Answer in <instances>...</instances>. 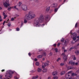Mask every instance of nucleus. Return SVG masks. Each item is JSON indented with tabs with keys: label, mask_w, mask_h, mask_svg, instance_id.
Returning a JSON list of instances; mask_svg holds the SVG:
<instances>
[{
	"label": "nucleus",
	"mask_w": 79,
	"mask_h": 79,
	"mask_svg": "<svg viewBox=\"0 0 79 79\" xmlns=\"http://www.w3.org/2000/svg\"><path fill=\"white\" fill-rule=\"evenodd\" d=\"M45 16L42 15H40V18L38 19H35L34 24L36 27H40L41 26H45V24L40 25V24L44 22V23H47L48 22V18H49V15H47L45 16V22L44 21Z\"/></svg>",
	"instance_id": "obj_1"
},
{
	"label": "nucleus",
	"mask_w": 79,
	"mask_h": 79,
	"mask_svg": "<svg viewBox=\"0 0 79 79\" xmlns=\"http://www.w3.org/2000/svg\"><path fill=\"white\" fill-rule=\"evenodd\" d=\"M35 17V15L34 13V12L32 11H30L28 12V14H26L24 18L27 20L29 21L31 19H33Z\"/></svg>",
	"instance_id": "obj_2"
},
{
	"label": "nucleus",
	"mask_w": 79,
	"mask_h": 79,
	"mask_svg": "<svg viewBox=\"0 0 79 79\" xmlns=\"http://www.w3.org/2000/svg\"><path fill=\"white\" fill-rule=\"evenodd\" d=\"M69 40L67 39H66L64 40V39L62 38V39L61 40V42L62 43V44L63 45H65L66 46L67 44L69 43Z\"/></svg>",
	"instance_id": "obj_3"
},
{
	"label": "nucleus",
	"mask_w": 79,
	"mask_h": 79,
	"mask_svg": "<svg viewBox=\"0 0 79 79\" xmlns=\"http://www.w3.org/2000/svg\"><path fill=\"white\" fill-rule=\"evenodd\" d=\"M14 73V72L13 71H10L8 73H7V76L9 78H11L13 77L12 74Z\"/></svg>",
	"instance_id": "obj_4"
},
{
	"label": "nucleus",
	"mask_w": 79,
	"mask_h": 79,
	"mask_svg": "<svg viewBox=\"0 0 79 79\" xmlns=\"http://www.w3.org/2000/svg\"><path fill=\"white\" fill-rule=\"evenodd\" d=\"M21 4H22V2H19V3L17 5V6H14V8L17 10H19L18 8H16V7H19V6H20L21 5Z\"/></svg>",
	"instance_id": "obj_5"
},
{
	"label": "nucleus",
	"mask_w": 79,
	"mask_h": 79,
	"mask_svg": "<svg viewBox=\"0 0 79 79\" xmlns=\"http://www.w3.org/2000/svg\"><path fill=\"white\" fill-rule=\"evenodd\" d=\"M22 8L23 11H27V7L25 5H23L22 6Z\"/></svg>",
	"instance_id": "obj_6"
},
{
	"label": "nucleus",
	"mask_w": 79,
	"mask_h": 79,
	"mask_svg": "<svg viewBox=\"0 0 79 79\" xmlns=\"http://www.w3.org/2000/svg\"><path fill=\"white\" fill-rule=\"evenodd\" d=\"M48 66V64L46 63H43L42 66V68H44L45 66Z\"/></svg>",
	"instance_id": "obj_7"
},
{
	"label": "nucleus",
	"mask_w": 79,
	"mask_h": 79,
	"mask_svg": "<svg viewBox=\"0 0 79 79\" xmlns=\"http://www.w3.org/2000/svg\"><path fill=\"white\" fill-rule=\"evenodd\" d=\"M62 55H63V58L64 60V61H66L67 60V57L66 56V55L65 54L62 53Z\"/></svg>",
	"instance_id": "obj_8"
},
{
	"label": "nucleus",
	"mask_w": 79,
	"mask_h": 79,
	"mask_svg": "<svg viewBox=\"0 0 79 79\" xmlns=\"http://www.w3.org/2000/svg\"><path fill=\"white\" fill-rule=\"evenodd\" d=\"M72 73V72L71 71H70L69 72L67 73L66 74V78L67 79H68V77H67L68 76V77H69L70 75L69 74H71Z\"/></svg>",
	"instance_id": "obj_9"
},
{
	"label": "nucleus",
	"mask_w": 79,
	"mask_h": 79,
	"mask_svg": "<svg viewBox=\"0 0 79 79\" xmlns=\"http://www.w3.org/2000/svg\"><path fill=\"white\" fill-rule=\"evenodd\" d=\"M57 4L56 3H53L51 5V7L53 8H56L57 6Z\"/></svg>",
	"instance_id": "obj_10"
},
{
	"label": "nucleus",
	"mask_w": 79,
	"mask_h": 79,
	"mask_svg": "<svg viewBox=\"0 0 79 79\" xmlns=\"http://www.w3.org/2000/svg\"><path fill=\"white\" fill-rule=\"evenodd\" d=\"M4 6L5 7H7V6H9V4L6 3V2H5V3H4Z\"/></svg>",
	"instance_id": "obj_11"
},
{
	"label": "nucleus",
	"mask_w": 79,
	"mask_h": 79,
	"mask_svg": "<svg viewBox=\"0 0 79 79\" xmlns=\"http://www.w3.org/2000/svg\"><path fill=\"white\" fill-rule=\"evenodd\" d=\"M60 6H61V5H60L58 6V8H55L54 9V12H57V11H58V8H60Z\"/></svg>",
	"instance_id": "obj_12"
},
{
	"label": "nucleus",
	"mask_w": 79,
	"mask_h": 79,
	"mask_svg": "<svg viewBox=\"0 0 79 79\" xmlns=\"http://www.w3.org/2000/svg\"><path fill=\"white\" fill-rule=\"evenodd\" d=\"M2 15L3 16H4L3 19H6V17H7V15H5V13L4 12H3Z\"/></svg>",
	"instance_id": "obj_13"
},
{
	"label": "nucleus",
	"mask_w": 79,
	"mask_h": 79,
	"mask_svg": "<svg viewBox=\"0 0 79 79\" xmlns=\"http://www.w3.org/2000/svg\"><path fill=\"white\" fill-rule=\"evenodd\" d=\"M52 75L54 76H56V75H57V71L54 72L52 73Z\"/></svg>",
	"instance_id": "obj_14"
},
{
	"label": "nucleus",
	"mask_w": 79,
	"mask_h": 79,
	"mask_svg": "<svg viewBox=\"0 0 79 79\" xmlns=\"http://www.w3.org/2000/svg\"><path fill=\"white\" fill-rule=\"evenodd\" d=\"M73 66H69L67 67L68 69L69 70L71 69H73Z\"/></svg>",
	"instance_id": "obj_15"
},
{
	"label": "nucleus",
	"mask_w": 79,
	"mask_h": 79,
	"mask_svg": "<svg viewBox=\"0 0 79 79\" xmlns=\"http://www.w3.org/2000/svg\"><path fill=\"white\" fill-rule=\"evenodd\" d=\"M42 71V69L40 68H38L37 69V71H38L39 73H40V72H41Z\"/></svg>",
	"instance_id": "obj_16"
},
{
	"label": "nucleus",
	"mask_w": 79,
	"mask_h": 79,
	"mask_svg": "<svg viewBox=\"0 0 79 79\" xmlns=\"http://www.w3.org/2000/svg\"><path fill=\"white\" fill-rule=\"evenodd\" d=\"M39 77V76H35L33 77H32V79H37Z\"/></svg>",
	"instance_id": "obj_17"
},
{
	"label": "nucleus",
	"mask_w": 79,
	"mask_h": 79,
	"mask_svg": "<svg viewBox=\"0 0 79 79\" xmlns=\"http://www.w3.org/2000/svg\"><path fill=\"white\" fill-rule=\"evenodd\" d=\"M11 8H14V7H13V6H12V7H9L7 10L8 11H10V10H11Z\"/></svg>",
	"instance_id": "obj_18"
},
{
	"label": "nucleus",
	"mask_w": 79,
	"mask_h": 79,
	"mask_svg": "<svg viewBox=\"0 0 79 79\" xmlns=\"http://www.w3.org/2000/svg\"><path fill=\"white\" fill-rule=\"evenodd\" d=\"M65 73V72L64 71L61 72L60 73V75H61V76H62L63 75V74H64Z\"/></svg>",
	"instance_id": "obj_19"
},
{
	"label": "nucleus",
	"mask_w": 79,
	"mask_h": 79,
	"mask_svg": "<svg viewBox=\"0 0 79 79\" xmlns=\"http://www.w3.org/2000/svg\"><path fill=\"white\" fill-rule=\"evenodd\" d=\"M75 53H76V55H79V50H77L75 52Z\"/></svg>",
	"instance_id": "obj_20"
},
{
	"label": "nucleus",
	"mask_w": 79,
	"mask_h": 79,
	"mask_svg": "<svg viewBox=\"0 0 79 79\" xmlns=\"http://www.w3.org/2000/svg\"><path fill=\"white\" fill-rule=\"evenodd\" d=\"M50 6L48 7L46 9V11H49V10H50Z\"/></svg>",
	"instance_id": "obj_21"
},
{
	"label": "nucleus",
	"mask_w": 79,
	"mask_h": 79,
	"mask_svg": "<svg viewBox=\"0 0 79 79\" xmlns=\"http://www.w3.org/2000/svg\"><path fill=\"white\" fill-rule=\"evenodd\" d=\"M42 55H39L37 57L38 58H40L42 57Z\"/></svg>",
	"instance_id": "obj_22"
},
{
	"label": "nucleus",
	"mask_w": 79,
	"mask_h": 79,
	"mask_svg": "<svg viewBox=\"0 0 79 79\" xmlns=\"http://www.w3.org/2000/svg\"><path fill=\"white\" fill-rule=\"evenodd\" d=\"M77 36H75V37H73V39L74 41H75V40H76V37Z\"/></svg>",
	"instance_id": "obj_23"
},
{
	"label": "nucleus",
	"mask_w": 79,
	"mask_h": 79,
	"mask_svg": "<svg viewBox=\"0 0 79 79\" xmlns=\"http://www.w3.org/2000/svg\"><path fill=\"white\" fill-rule=\"evenodd\" d=\"M35 64L37 66H39L40 64H39V62H36Z\"/></svg>",
	"instance_id": "obj_24"
},
{
	"label": "nucleus",
	"mask_w": 79,
	"mask_h": 79,
	"mask_svg": "<svg viewBox=\"0 0 79 79\" xmlns=\"http://www.w3.org/2000/svg\"><path fill=\"white\" fill-rule=\"evenodd\" d=\"M47 69H44L43 70V73H45V72H47Z\"/></svg>",
	"instance_id": "obj_25"
},
{
	"label": "nucleus",
	"mask_w": 79,
	"mask_h": 79,
	"mask_svg": "<svg viewBox=\"0 0 79 79\" xmlns=\"http://www.w3.org/2000/svg\"><path fill=\"white\" fill-rule=\"evenodd\" d=\"M73 61V60H71L69 61L68 63L69 64H72Z\"/></svg>",
	"instance_id": "obj_26"
},
{
	"label": "nucleus",
	"mask_w": 79,
	"mask_h": 79,
	"mask_svg": "<svg viewBox=\"0 0 79 79\" xmlns=\"http://www.w3.org/2000/svg\"><path fill=\"white\" fill-rule=\"evenodd\" d=\"M19 78L18 77V76H16L14 77V79H19Z\"/></svg>",
	"instance_id": "obj_27"
},
{
	"label": "nucleus",
	"mask_w": 79,
	"mask_h": 79,
	"mask_svg": "<svg viewBox=\"0 0 79 79\" xmlns=\"http://www.w3.org/2000/svg\"><path fill=\"white\" fill-rule=\"evenodd\" d=\"M72 76H77V74L76 73H72Z\"/></svg>",
	"instance_id": "obj_28"
},
{
	"label": "nucleus",
	"mask_w": 79,
	"mask_h": 79,
	"mask_svg": "<svg viewBox=\"0 0 79 79\" xmlns=\"http://www.w3.org/2000/svg\"><path fill=\"white\" fill-rule=\"evenodd\" d=\"M64 64L63 63H61L60 64V66H64Z\"/></svg>",
	"instance_id": "obj_29"
},
{
	"label": "nucleus",
	"mask_w": 79,
	"mask_h": 79,
	"mask_svg": "<svg viewBox=\"0 0 79 79\" xmlns=\"http://www.w3.org/2000/svg\"><path fill=\"white\" fill-rule=\"evenodd\" d=\"M27 23V21L26 20V19H24V23Z\"/></svg>",
	"instance_id": "obj_30"
},
{
	"label": "nucleus",
	"mask_w": 79,
	"mask_h": 79,
	"mask_svg": "<svg viewBox=\"0 0 79 79\" xmlns=\"http://www.w3.org/2000/svg\"><path fill=\"white\" fill-rule=\"evenodd\" d=\"M19 30H20V29H19V28L17 27L16 28V31H19Z\"/></svg>",
	"instance_id": "obj_31"
},
{
	"label": "nucleus",
	"mask_w": 79,
	"mask_h": 79,
	"mask_svg": "<svg viewBox=\"0 0 79 79\" xmlns=\"http://www.w3.org/2000/svg\"><path fill=\"white\" fill-rule=\"evenodd\" d=\"M61 60V58H59L57 60H56L57 62H58V61H60V60Z\"/></svg>",
	"instance_id": "obj_32"
},
{
	"label": "nucleus",
	"mask_w": 79,
	"mask_h": 79,
	"mask_svg": "<svg viewBox=\"0 0 79 79\" xmlns=\"http://www.w3.org/2000/svg\"><path fill=\"white\" fill-rule=\"evenodd\" d=\"M75 64V62H72V63L71 64V65H72V66H73Z\"/></svg>",
	"instance_id": "obj_33"
},
{
	"label": "nucleus",
	"mask_w": 79,
	"mask_h": 79,
	"mask_svg": "<svg viewBox=\"0 0 79 79\" xmlns=\"http://www.w3.org/2000/svg\"><path fill=\"white\" fill-rule=\"evenodd\" d=\"M53 79H58V77H53Z\"/></svg>",
	"instance_id": "obj_34"
},
{
	"label": "nucleus",
	"mask_w": 79,
	"mask_h": 79,
	"mask_svg": "<svg viewBox=\"0 0 79 79\" xmlns=\"http://www.w3.org/2000/svg\"><path fill=\"white\" fill-rule=\"evenodd\" d=\"M74 57L73 58V60H76V57H75V56H74Z\"/></svg>",
	"instance_id": "obj_35"
},
{
	"label": "nucleus",
	"mask_w": 79,
	"mask_h": 79,
	"mask_svg": "<svg viewBox=\"0 0 79 79\" xmlns=\"http://www.w3.org/2000/svg\"><path fill=\"white\" fill-rule=\"evenodd\" d=\"M54 50L56 52H57V51H58V49L57 48H55L54 49Z\"/></svg>",
	"instance_id": "obj_36"
},
{
	"label": "nucleus",
	"mask_w": 79,
	"mask_h": 79,
	"mask_svg": "<svg viewBox=\"0 0 79 79\" xmlns=\"http://www.w3.org/2000/svg\"><path fill=\"white\" fill-rule=\"evenodd\" d=\"M2 19V17L1 16V15H0V22H1V21H2V20H3Z\"/></svg>",
	"instance_id": "obj_37"
},
{
	"label": "nucleus",
	"mask_w": 79,
	"mask_h": 79,
	"mask_svg": "<svg viewBox=\"0 0 79 79\" xmlns=\"http://www.w3.org/2000/svg\"><path fill=\"white\" fill-rule=\"evenodd\" d=\"M43 55H44V56H46V53L45 52H44L43 53Z\"/></svg>",
	"instance_id": "obj_38"
},
{
	"label": "nucleus",
	"mask_w": 79,
	"mask_h": 79,
	"mask_svg": "<svg viewBox=\"0 0 79 79\" xmlns=\"http://www.w3.org/2000/svg\"><path fill=\"white\" fill-rule=\"evenodd\" d=\"M14 20H15V18H12L11 19V21H13Z\"/></svg>",
	"instance_id": "obj_39"
},
{
	"label": "nucleus",
	"mask_w": 79,
	"mask_h": 79,
	"mask_svg": "<svg viewBox=\"0 0 79 79\" xmlns=\"http://www.w3.org/2000/svg\"><path fill=\"white\" fill-rule=\"evenodd\" d=\"M77 23H76L75 25V27H76H76H77Z\"/></svg>",
	"instance_id": "obj_40"
},
{
	"label": "nucleus",
	"mask_w": 79,
	"mask_h": 79,
	"mask_svg": "<svg viewBox=\"0 0 79 79\" xmlns=\"http://www.w3.org/2000/svg\"><path fill=\"white\" fill-rule=\"evenodd\" d=\"M64 52L63 53H64V52H67V50H64Z\"/></svg>",
	"instance_id": "obj_41"
},
{
	"label": "nucleus",
	"mask_w": 79,
	"mask_h": 79,
	"mask_svg": "<svg viewBox=\"0 0 79 79\" xmlns=\"http://www.w3.org/2000/svg\"><path fill=\"white\" fill-rule=\"evenodd\" d=\"M2 77H3V75H0V79H2Z\"/></svg>",
	"instance_id": "obj_42"
},
{
	"label": "nucleus",
	"mask_w": 79,
	"mask_h": 79,
	"mask_svg": "<svg viewBox=\"0 0 79 79\" xmlns=\"http://www.w3.org/2000/svg\"><path fill=\"white\" fill-rule=\"evenodd\" d=\"M72 49H73V47L69 49V51H71V50H72Z\"/></svg>",
	"instance_id": "obj_43"
},
{
	"label": "nucleus",
	"mask_w": 79,
	"mask_h": 79,
	"mask_svg": "<svg viewBox=\"0 0 79 79\" xmlns=\"http://www.w3.org/2000/svg\"><path fill=\"white\" fill-rule=\"evenodd\" d=\"M60 43H59L57 44V46H58V47H59V46H60Z\"/></svg>",
	"instance_id": "obj_44"
},
{
	"label": "nucleus",
	"mask_w": 79,
	"mask_h": 79,
	"mask_svg": "<svg viewBox=\"0 0 79 79\" xmlns=\"http://www.w3.org/2000/svg\"><path fill=\"white\" fill-rule=\"evenodd\" d=\"M8 26H9V27H10V26H11V24H10V23H8Z\"/></svg>",
	"instance_id": "obj_45"
},
{
	"label": "nucleus",
	"mask_w": 79,
	"mask_h": 79,
	"mask_svg": "<svg viewBox=\"0 0 79 79\" xmlns=\"http://www.w3.org/2000/svg\"><path fill=\"white\" fill-rule=\"evenodd\" d=\"M34 0L35 2H37V3H38V2H39V1L38 0Z\"/></svg>",
	"instance_id": "obj_46"
},
{
	"label": "nucleus",
	"mask_w": 79,
	"mask_h": 79,
	"mask_svg": "<svg viewBox=\"0 0 79 79\" xmlns=\"http://www.w3.org/2000/svg\"><path fill=\"white\" fill-rule=\"evenodd\" d=\"M49 55L50 56H52V52H50L49 54Z\"/></svg>",
	"instance_id": "obj_47"
},
{
	"label": "nucleus",
	"mask_w": 79,
	"mask_h": 79,
	"mask_svg": "<svg viewBox=\"0 0 79 79\" xmlns=\"http://www.w3.org/2000/svg\"><path fill=\"white\" fill-rule=\"evenodd\" d=\"M34 60L35 61H37V58H35Z\"/></svg>",
	"instance_id": "obj_48"
},
{
	"label": "nucleus",
	"mask_w": 79,
	"mask_h": 79,
	"mask_svg": "<svg viewBox=\"0 0 79 79\" xmlns=\"http://www.w3.org/2000/svg\"><path fill=\"white\" fill-rule=\"evenodd\" d=\"M54 47H56V44H54L53 45Z\"/></svg>",
	"instance_id": "obj_49"
},
{
	"label": "nucleus",
	"mask_w": 79,
	"mask_h": 79,
	"mask_svg": "<svg viewBox=\"0 0 79 79\" xmlns=\"http://www.w3.org/2000/svg\"><path fill=\"white\" fill-rule=\"evenodd\" d=\"M23 24H24L23 23H21V26H20V27H21L23 26Z\"/></svg>",
	"instance_id": "obj_50"
},
{
	"label": "nucleus",
	"mask_w": 79,
	"mask_h": 79,
	"mask_svg": "<svg viewBox=\"0 0 79 79\" xmlns=\"http://www.w3.org/2000/svg\"><path fill=\"white\" fill-rule=\"evenodd\" d=\"M2 72H4L5 71V69H2V70H1Z\"/></svg>",
	"instance_id": "obj_51"
},
{
	"label": "nucleus",
	"mask_w": 79,
	"mask_h": 79,
	"mask_svg": "<svg viewBox=\"0 0 79 79\" xmlns=\"http://www.w3.org/2000/svg\"><path fill=\"white\" fill-rule=\"evenodd\" d=\"M39 52H42V49H39Z\"/></svg>",
	"instance_id": "obj_52"
},
{
	"label": "nucleus",
	"mask_w": 79,
	"mask_h": 79,
	"mask_svg": "<svg viewBox=\"0 0 79 79\" xmlns=\"http://www.w3.org/2000/svg\"><path fill=\"white\" fill-rule=\"evenodd\" d=\"M75 65H78V63L76 62L75 63Z\"/></svg>",
	"instance_id": "obj_53"
},
{
	"label": "nucleus",
	"mask_w": 79,
	"mask_h": 79,
	"mask_svg": "<svg viewBox=\"0 0 79 79\" xmlns=\"http://www.w3.org/2000/svg\"><path fill=\"white\" fill-rule=\"evenodd\" d=\"M6 2H7V3L9 2V0H6Z\"/></svg>",
	"instance_id": "obj_54"
},
{
	"label": "nucleus",
	"mask_w": 79,
	"mask_h": 79,
	"mask_svg": "<svg viewBox=\"0 0 79 79\" xmlns=\"http://www.w3.org/2000/svg\"><path fill=\"white\" fill-rule=\"evenodd\" d=\"M28 55H29V56H31V54L30 53H28Z\"/></svg>",
	"instance_id": "obj_55"
},
{
	"label": "nucleus",
	"mask_w": 79,
	"mask_h": 79,
	"mask_svg": "<svg viewBox=\"0 0 79 79\" xmlns=\"http://www.w3.org/2000/svg\"><path fill=\"white\" fill-rule=\"evenodd\" d=\"M5 21H4L3 23V25H4L5 24Z\"/></svg>",
	"instance_id": "obj_56"
},
{
	"label": "nucleus",
	"mask_w": 79,
	"mask_h": 79,
	"mask_svg": "<svg viewBox=\"0 0 79 79\" xmlns=\"http://www.w3.org/2000/svg\"><path fill=\"white\" fill-rule=\"evenodd\" d=\"M9 19H8L6 21V23H8V22L9 21Z\"/></svg>",
	"instance_id": "obj_57"
},
{
	"label": "nucleus",
	"mask_w": 79,
	"mask_h": 79,
	"mask_svg": "<svg viewBox=\"0 0 79 79\" xmlns=\"http://www.w3.org/2000/svg\"><path fill=\"white\" fill-rule=\"evenodd\" d=\"M69 79H75V78H69Z\"/></svg>",
	"instance_id": "obj_58"
},
{
	"label": "nucleus",
	"mask_w": 79,
	"mask_h": 79,
	"mask_svg": "<svg viewBox=\"0 0 79 79\" xmlns=\"http://www.w3.org/2000/svg\"><path fill=\"white\" fill-rule=\"evenodd\" d=\"M59 2H61L62 1V0H59Z\"/></svg>",
	"instance_id": "obj_59"
},
{
	"label": "nucleus",
	"mask_w": 79,
	"mask_h": 79,
	"mask_svg": "<svg viewBox=\"0 0 79 79\" xmlns=\"http://www.w3.org/2000/svg\"><path fill=\"white\" fill-rule=\"evenodd\" d=\"M48 79H51V78H50V77H48Z\"/></svg>",
	"instance_id": "obj_60"
},
{
	"label": "nucleus",
	"mask_w": 79,
	"mask_h": 79,
	"mask_svg": "<svg viewBox=\"0 0 79 79\" xmlns=\"http://www.w3.org/2000/svg\"><path fill=\"white\" fill-rule=\"evenodd\" d=\"M77 78H78V77H76V79H77Z\"/></svg>",
	"instance_id": "obj_61"
},
{
	"label": "nucleus",
	"mask_w": 79,
	"mask_h": 79,
	"mask_svg": "<svg viewBox=\"0 0 79 79\" xmlns=\"http://www.w3.org/2000/svg\"><path fill=\"white\" fill-rule=\"evenodd\" d=\"M77 73H79V70L77 71Z\"/></svg>",
	"instance_id": "obj_62"
},
{
	"label": "nucleus",
	"mask_w": 79,
	"mask_h": 79,
	"mask_svg": "<svg viewBox=\"0 0 79 79\" xmlns=\"http://www.w3.org/2000/svg\"><path fill=\"white\" fill-rule=\"evenodd\" d=\"M77 39H79V36H77Z\"/></svg>",
	"instance_id": "obj_63"
},
{
	"label": "nucleus",
	"mask_w": 79,
	"mask_h": 79,
	"mask_svg": "<svg viewBox=\"0 0 79 79\" xmlns=\"http://www.w3.org/2000/svg\"><path fill=\"white\" fill-rule=\"evenodd\" d=\"M2 8L1 7H0V10H2Z\"/></svg>",
	"instance_id": "obj_64"
}]
</instances>
